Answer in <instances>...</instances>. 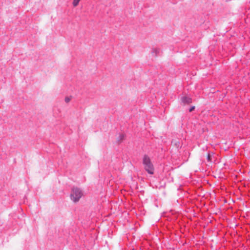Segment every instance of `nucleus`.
I'll return each instance as SVG.
<instances>
[{"instance_id": "nucleus-1", "label": "nucleus", "mask_w": 250, "mask_h": 250, "mask_svg": "<svg viewBox=\"0 0 250 250\" xmlns=\"http://www.w3.org/2000/svg\"><path fill=\"white\" fill-rule=\"evenodd\" d=\"M143 165L145 169L149 174H152L154 173V168L149 158L146 155L143 158Z\"/></svg>"}, {"instance_id": "nucleus-2", "label": "nucleus", "mask_w": 250, "mask_h": 250, "mask_svg": "<svg viewBox=\"0 0 250 250\" xmlns=\"http://www.w3.org/2000/svg\"><path fill=\"white\" fill-rule=\"evenodd\" d=\"M83 193L82 191L77 188H73L72 189L70 194L71 199L74 202H78L82 197Z\"/></svg>"}, {"instance_id": "nucleus-3", "label": "nucleus", "mask_w": 250, "mask_h": 250, "mask_svg": "<svg viewBox=\"0 0 250 250\" xmlns=\"http://www.w3.org/2000/svg\"><path fill=\"white\" fill-rule=\"evenodd\" d=\"M182 101L184 104H190L192 102V100L189 97L185 96L182 97Z\"/></svg>"}, {"instance_id": "nucleus-4", "label": "nucleus", "mask_w": 250, "mask_h": 250, "mask_svg": "<svg viewBox=\"0 0 250 250\" xmlns=\"http://www.w3.org/2000/svg\"><path fill=\"white\" fill-rule=\"evenodd\" d=\"M81 0H73V5L74 7L77 6Z\"/></svg>"}, {"instance_id": "nucleus-5", "label": "nucleus", "mask_w": 250, "mask_h": 250, "mask_svg": "<svg viewBox=\"0 0 250 250\" xmlns=\"http://www.w3.org/2000/svg\"><path fill=\"white\" fill-rule=\"evenodd\" d=\"M70 101V99L68 97H66L65 98V101L66 103H68Z\"/></svg>"}, {"instance_id": "nucleus-6", "label": "nucleus", "mask_w": 250, "mask_h": 250, "mask_svg": "<svg viewBox=\"0 0 250 250\" xmlns=\"http://www.w3.org/2000/svg\"><path fill=\"white\" fill-rule=\"evenodd\" d=\"M208 158V161H210V155H209V154H208V158Z\"/></svg>"}, {"instance_id": "nucleus-7", "label": "nucleus", "mask_w": 250, "mask_h": 250, "mask_svg": "<svg viewBox=\"0 0 250 250\" xmlns=\"http://www.w3.org/2000/svg\"><path fill=\"white\" fill-rule=\"evenodd\" d=\"M194 109V106L191 107L190 109H189V111H190V112L192 111Z\"/></svg>"}]
</instances>
